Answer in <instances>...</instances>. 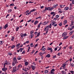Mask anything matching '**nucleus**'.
Segmentation results:
<instances>
[{
    "instance_id": "nucleus-1",
    "label": "nucleus",
    "mask_w": 74,
    "mask_h": 74,
    "mask_svg": "<svg viewBox=\"0 0 74 74\" xmlns=\"http://www.w3.org/2000/svg\"><path fill=\"white\" fill-rule=\"evenodd\" d=\"M51 24H50L49 25H48L45 28L44 30V31H45V32H46V34H47V33H48V30H49V28H51Z\"/></svg>"
},
{
    "instance_id": "nucleus-2",
    "label": "nucleus",
    "mask_w": 74,
    "mask_h": 74,
    "mask_svg": "<svg viewBox=\"0 0 74 74\" xmlns=\"http://www.w3.org/2000/svg\"><path fill=\"white\" fill-rule=\"evenodd\" d=\"M54 8L53 7H52L51 8L50 7H49L47 8V10L48 11H52V10H53Z\"/></svg>"
},
{
    "instance_id": "nucleus-3",
    "label": "nucleus",
    "mask_w": 74,
    "mask_h": 74,
    "mask_svg": "<svg viewBox=\"0 0 74 74\" xmlns=\"http://www.w3.org/2000/svg\"><path fill=\"white\" fill-rule=\"evenodd\" d=\"M13 62H14L15 63H18V61H17V59L16 58L14 57L13 59Z\"/></svg>"
},
{
    "instance_id": "nucleus-4",
    "label": "nucleus",
    "mask_w": 74,
    "mask_h": 74,
    "mask_svg": "<svg viewBox=\"0 0 74 74\" xmlns=\"http://www.w3.org/2000/svg\"><path fill=\"white\" fill-rule=\"evenodd\" d=\"M2 70L3 71H5V72H6V71L7 70V68H5V67H4V68H2Z\"/></svg>"
},
{
    "instance_id": "nucleus-5",
    "label": "nucleus",
    "mask_w": 74,
    "mask_h": 74,
    "mask_svg": "<svg viewBox=\"0 0 74 74\" xmlns=\"http://www.w3.org/2000/svg\"><path fill=\"white\" fill-rule=\"evenodd\" d=\"M31 68L33 70H34L36 69V66H34V65H32L31 66Z\"/></svg>"
},
{
    "instance_id": "nucleus-6",
    "label": "nucleus",
    "mask_w": 74,
    "mask_h": 74,
    "mask_svg": "<svg viewBox=\"0 0 74 74\" xmlns=\"http://www.w3.org/2000/svg\"><path fill=\"white\" fill-rule=\"evenodd\" d=\"M10 63L9 62H6L4 64V67H5V65H8V64H10Z\"/></svg>"
},
{
    "instance_id": "nucleus-7",
    "label": "nucleus",
    "mask_w": 74,
    "mask_h": 74,
    "mask_svg": "<svg viewBox=\"0 0 74 74\" xmlns=\"http://www.w3.org/2000/svg\"><path fill=\"white\" fill-rule=\"evenodd\" d=\"M67 34V33L66 32H64L62 33V37H64V36H66Z\"/></svg>"
},
{
    "instance_id": "nucleus-8",
    "label": "nucleus",
    "mask_w": 74,
    "mask_h": 74,
    "mask_svg": "<svg viewBox=\"0 0 74 74\" xmlns=\"http://www.w3.org/2000/svg\"><path fill=\"white\" fill-rule=\"evenodd\" d=\"M58 10L59 12L60 13H62V12H63V11H62V9L58 8Z\"/></svg>"
},
{
    "instance_id": "nucleus-9",
    "label": "nucleus",
    "mask_w": 74,
    "mask_h": 74,
    "mask_svg": "<svg viewBox=\"0 0 74 74\" xmlns=\"http://www.w3.org/2000/svg\"><path fill=\"white\" fill-rule=\"evenodd\" d=\"M27 36V35L26 34H22L21 35V37H25V36Z\"/></svg>"
},
{
    "instance_id": "nucleus-10",
    "label": "nucleus",
    "mask_w": 74,
    "mask_h": 74,
    "mask_svg": "<svg viewBox=\"0 0 74 74\" xmlns=\"http://www.w3.org/2000/svg\"><path fill=\"white\" fill-rule=\"evenodd\" d=\"M67 64V63L66 62L63 65H62V67H65V66H66Z\"/></svg>"
},
{
    "instance_id": "nucleus-11",
    "label": "nucleus",
    "mask_w": 74,
    "mask_h": 74,
    "mask_svg": "<svg viewBox=\"0 0 74 74\" xmlns=\"http://www.w3.org/2000/svg\"><path fill=\"white\" fill-rule=\"evenodd\" d=\"M48 23L47 21H45L44 23H43L42 25H47L48 24Z\"/></svg>"
},
{
    "instance_id": "nucleus-12",
    "label": "nucleus",
    "mask_w": 74,
    "mask_h": 74,
    "mask_svg": "<svg viewBox=\"0 0 74 74\" xmlns=\"http://www.w3.org/2000/svg\"><path fill=\"white\" fill-rule=\"evenodd\" d=\"M55 69H53L51 71V74H54V72L53 71H55Z\"/></svg>"
},
{
    "instance_id": "nucleus-13",
    "label": "nucleus",
    "mask_w": 74,
    "mask_h": 74,
    "mask_svg": "<svg viewBox=\"0 0 74 74\" xmlns=\"http://www.w3.org/2000/svg\"><path fill=\"white\" fill-rule=\"evenodd\" d=\"M8 23L6 24V25H5V26L4 27V28H5V29H6L7 27H8Z\"/></svg>"
},
{
    "instance_id": "nucleus-14",
    "label": "nucleus",
    "mask_w": 74,
    "mask_h": 74,
    "mask_svg": "<svg viewBox=\"0 0 74 74\" xmlns=\"http://www.w3.org/2000/svg\"><path fill=\"white\" fill-rule=\"evenodd\" d=\"M69 9V7H65L64 8V10L65 11H67V10H68Z\"/></svg>"
},
{
    "instance_id": "nucleus-15",
    "label": "nucleus",
    "mask_w": 74,
    "mask_h": 74,
    "mask_svg": "<svg viewBox=\"0 0 74 74\" xmlns=\"http://www.w3.org/2000/svg\"><path fill=\"white\" fill-rule=\"evenodd\" d=\"M58 6V4H57L56 5L54 4L53 5V8H56V7Z\"/></svg>"
},
{
    "instance_id": "nucleus-16",
    "label": "nucleus",
    "mask_w": 74,
    "mask_h": 74,
    "mask_svg": "<svg viewBox=\"0 0 74 74\" xmlns=\"http://www.w3.org/2000/svg\"><path fill=\"white\" fill-rule=\"evenodd\" d=\"M68 37V36H64L63 38V40H64L66 39V38H67Z\"/></svg>"
},
{
    "instance_id": "nucleus-17",
    "label": "nucleus",
    "mask_w": 74,
    "mask_h": 74,
    "mask_svg": "<svg viewBox=\"0 0 74 74\" xmlns=\"http://www.w3.org/2000/svg\"><path fill=\"white\" fill-rule=\"evenodd\" d=\"M28 64H29V63L27 62H25V66H27Z\"/></svg>"
},
{
    "instance_id": "nucleus-18",
    "label": "nucleus",
    "mask_w": 74,
    "mask_h": 74,
    "mask_svg": "<svg viewBox=\"0 0 74 74\" xmlns=\"http://www.w3.org/2000/svg\"><path fill=\"white\" fill-rule=\"evenodd\" d=\"M15 39V37L14 36L12 37V38L11 39V41H14V40Z\"/></svg>"
},
{
    "instance_id": "nucleus-19",
    "label": "nucleus",
    "mask_w": 74,
    "mask_h": 74,
    "mask_svg": "<svg viewBox=\"0 0 74 74\" xmlns=\"http://www.w3.org/2000/svg\"><path fill=\"white\" fill-rule=\"evenodd\" d=\"M64 25H65L66 24V23H67V20H66L64 21Z\"/></svg>"
},
{
    "instance_id": "nucleus-20",
    "label": "nucleus",
    "mask_w": 74,
    "mask_h": 74,
    "mask_svg": "<svg viewBox=\"0 0 74 74\" xmlns=\"http://www.w3.org/2000/svg\"><path fill=\"white\" fill-rule=\"evenodd\" d=\"M51 56L50 55V54H48L47 55H46V58H49Z\"/></svg>"
},
{
    "instance_id": "nucleus-21",
    "label": "nucleus",
    "mask_w": 74,
    "mask_h": 74,
    "mask_svg": "<svg viewBox=\"0 0 74 74\" xmlns=\"http://www.w3.org/2000/svg\"><path fill=\"white\" fill-rule=\"evenodd\" d=\"M19 27H17L16 30V32L18 31V30H19Z\"/></svg>"
},
{
    "instance_id": "nucleus-22",
    "label": "nucleus",
    "mask_w": 74,
    "mask_h": 74,
    "mask_svg": "<svg viewBox=\"0 0 74 74\" xmlns=\"http://www.w3.org/2000/svg\"><path fill=\"white\" fill-rule=\"evenodd\" d=\"M73 33H74V31L72 30L70 32V33H69V34L70 35H71L72 34H73Z\"/></svg>"
},
{
    "instance_id": "nucleus-23",
    "label": "nucleus",
    "mask_w": 74,
    "mask_h": 74,
    "mask_svg": "<svg viewBox=\"0 0 74 74\" xmlns=\"http://www.w3.org/2000/svg\"><path fill=\"white\" fill-rule=\"evenodd\" d=\"M47 10H48V8H45V9L43 10V12H45L46 11H47Z\"/></svg>"
},
{
    "instance_id": "nucleus-24",
    "label": "nucleus",
    "mask_w": 74,
    "mask_h": 74,
    "mask_svg": "<svg viewBox=\"0 0 74 74\" xmlns=\"http://www.w3.org/2000/svg\"><path fill=\"white\" fill-rule=\"evenodd\" d=\"M33 36H34V34H30L29 36H31V38H33Z\"/></svg>"
},
{
    "instance_id": "nucleus-25",
    "label": "nucleus",
    "mask_w": 74,
    "mask_h": 74,
    "mask_svg": "<svg viewBox=\"0 0 74 74\" xmlns=\"http://www.w3.org/2000/svg\"><path fill=\"white\" fill-rule=\"evenodd\" d=\"M38 23V21H36L34 23V25H37V23Z\"/></svg>"
},
{
    "instance_id": "nucleus-26",
    "label": "nucleus",
    "mask_w": 74,
    "mask_h": 74,
    "mask_svg": "<svg viewBox=\"0 0 74 74\" xmlns=\"http://www.w3.org/2000/svg\"><path fill=\"white\" fill-rule=\"evenodd\" d=\"M36 10V9H33L32 10L30 11L31 12H34V11H35Z\"/></svg>"
},
{
    "instance_id": "nucleus-27",
    "label": "nucleus",
    "mask_w": 74,
    "mask_h": 74,
    "mask_svg": "<svg viewBox=\"0 0 74 74\" xmlns=\"http://www.w3.org/2000/svg\"><path fill=\"white\" fill-rule=\"evenodd\" d=\"M15 46L14 45H12L11 47V49H13V48H15Z\"/></svg>"
},
{
    "instance_id": "nucleus-28",
    "label": "nucleus",
    "mask_w": 74,
    "mask_h": 74,
    "mask_svg": "<svg viewBox=\"0 0 74 74\" xmlns=\"http://www.w3.org/2000/svg\"><path fill=\"white\" fill-rule=\"evenodd\" d=\"M70 72L72 74H74V71H70Z\"/></svg>"
},
{
    "instance_id": "nucleus-29",
    "label": "nucleus",
    "mask_w": 74,
    "mask_h": 74,
    "mask_svg": "<svg viewBox=\"0 0 74 74\" xmlns=\"http://www.w3.org/2000/svg\"><path fill=\"white\" fill-rule=\"evenodd\" d=\"M42 24V23H40L39 24V25L38 26V28H39L40 27V25Z\"/></svg>"
},
{
    "instance_id": "nucleus-30",
    "label": "nucleus",
    "mask_w": 74,
    "mask_h": 74,
    "mask_svg": "<svg viewBox=\"0 0 74 74\" xmlns=\"http://www.w3.org/2000/svg\"><path fill=\"white\" fill-rule=\"evenodd\" d=\"M22 57H17V59L18 60H20L21 59Z\"/></svg>"
},
{
    "instance_id": "nucleus-31",
    "label": "nucleus",
    "mask_w": 74,
    "mask_h": 74,
    "mask_svg": "<svg viewBox=\"0 0 74 74\" xmlns=\"http://www.w3.org/2000/svg\"><path fill=\"white\" fill-rule=\"evenodd\" d=\"M22 67V66L21 64H19L18 66V68H20V67Z\"/></svg>"
},
{
    "instance_id": "nucleus-32",
    "label": "nucleus",
    "mask_w": 74,
    "mask_h": 74,
    "mask_svg": "<svg viewBox=\"0 0 74 74\" xmlns=\"http://www.w3.org/2000/svg\"><path fill=\"white\" fill-rule=\"evenodd\" d=\"M39 55L40 56H42L43 55V53L40 52V53Z\"/></svg>"
},
{
    "instance_id": "nucleus-33",
    "label": "nucleus",
    "mask_w": 74,
    "mask_h": 74,
    "mask_svg": "<svg viewBox=\"0 0 74 74\" xmlns=\"http://www.w3.org/2000/svg\"><path fill=\"white\" fill-rule=\"evenodd\" d=\"M48 72H49V71H48V70H46L45 71V73H48Z\"/></svg>"
},
{
    "instance_id": "nucleus-34",
    "label": "nucleus",
    "mask_w": 74,
    "mask_h": 74,
    "mask_svg": "<svg viewBox=\"0 0 74 74\" xmlns=\"http://www.w3.org/2000/svg\"><path fill=\"white\" fill-rule=\"evenodd\" d=\"M61 72L62 73V74H66V72H65V71H62Z\"/></svg>"
},
{
    "instance_id": "nucleus-35",
    "label": "nucleus",
    "mask_w": 74,
    "mask_h": 74,
    "mask_svg": "<svg viewBox=\"0 0 74 74\" xmlns=\"http://www.w3.org/2000/svg\"><path fill=\"white\" fill-rule=\"evenodd\" d=\"M70 18L71 19H74V16H73L71 15L70 16Z\"/></svg>"
},
{
    "instance_id": "nucleus-36",
    "label": "nucleus",
    "mask_w": 74,
    "mask_h": 74,
    "mask_svg": "<svg viewBox=\"0 0 74 74\" xmlns=\"http://www.w3.org/2000/svg\"><path fill=\"white\" fill-rule=\"evenodd\" d=\"M21 45V44L20 43L17 44L16 45V47H18L19 46Z\"/></svg>"
},
{
    "instance_id": "nucleus-37",
    "label": "nucleus",
    "mask_w": 74,
    "mask_h": 74,
    "mask_svg": "<svg viewBox=\"0 0 74 74\" xmlns=\"http://www.w3.org/2000/svg\"><path fill=\"white\" fill-rule=\"evenodd\" d=\"M23 71H27V70L26 69V68H25V69H23Z\"/></svg>"
},
{
    "instance_id": "nucleus-38",
    "label": "nucleus",
    "mask_w": 74,
    "mask_h": 74,
    "mask_svg": "<svg viewBox=\"0 0 74 74\" xmlns=\"http://www.w3.org/2000/svg\"><path fill=\"white\" fill-rule=\"evenodd\" d=\"M60 7L61 8H64V7H63V5H60Z\"/></svg>"
},
{
    "instance_id": "nucleus-39",
    "label": "nucleus",
    "mask_w": 74,
    "mask_h": 74,
    "mask_svg": "<svg viewBox=\"0 0 74 74\" xmlns=\"http://www.w3.org/2000/svg\"><path fill=\"white\" fill-rule=\"evenodd\" d=\"M30 67H29V68H26V69H27V71L28 70H30Z\"/></svg>"
},
{
    "instance_id": "nucleus-40",
    "label": "nucleus",
    "mask_w": 74,
    "mask_h": 74,
    "mask_svg": "<svg viewBox=\"0 0 74 74\" xmlns=\"http://www.w3.org/2000/svg\"><path fill=\"white\" fill-rule=\"evenodd\" d=\"M60 26H62V23H60L59 24Z\"/></svg>"
},
{
    "instance_id": "nucleus-41",
    "label": "nucleus",
    "mask_w": 74,
    "mask_h": 74,
    "mask_svg": "<svg viewBox=\"0 0 74 74\" xmlns=\"http://www.w3.org/2000/svg\"><path fill=\"white\" fill-rule=\"evenodd\" d=\"M21 52H22V50H23V49L22 48H21L19 49Z\"/></svg>"
},
{
    "instance_id": "nucleus-42",
    "label": "nucleus",
    "mask_w": 74,
    "mask_h": 74,
    "mask_svg": "<svg viewBox=\"0 0 74 74\" xmlns=\"http://www.w3.org/2000/svg\"><path fill=\"white\" fill-rule=\"evenodd\" d=\"M16 63H15L14 62H13L12 63V65L13 66H15V64H16Z\"/></svg>"
},
{
    "instance_id": "nucleus-43",
    "label": "nucleus",
    "mask_w": 74,
    "mask_h": 74,
    "mask_svg": "<svg viewBox=\"0 0 74 74\" xmlns=\"http://www.w3.org/2000/svg\"><path fill=\"white\" fill-rule=\"evenodd\" d=\"M3 44V42L2 41H0V44L2 45Z\"/></svg>"
},
{
    "instance_id": "nucleus-44",
    "label": "nucleus",
    "mask_w": 74,
    "mask_h": 74,
    "mask_svg": "<svg viewBox=\"0 0 74 74\" xmlns=\"http://www.w3.org/2000/svg\"><path fill=\"white\" fill-rule=\"evenodd\" d=\"M52 25H54L55 24H56V22H52Z\"/></svg>"
},
{
    "instance_id": "nucleus-45",
    "label": "nucleus",
    "mask_w": 74,
    "mask_h": 74,
    "mask_svg": "<svg viewBox=\"0 0 74 74\" xmlns=\"http://www.w3.org/2000/svg\"><path fill=\"white\" fill-rule=\"evenodd\" d=\"M42 51H43V52L44 51H45V48H43V49L42 48Z\"/></svg>"
},
{
    "instance_id": "nucleus-46",
    "label": "nucleus",
    "mask_w": 74,
    "mask_h": 74,
    "mask_svg": "<svg viewBox=\"0 0 74 74\" xmlns=\"http://www.w3.org/2000/svg\"><path fill=\"white\" fill-rule=\"evenodd\" d=\"M34 33V31L32 30L31 31L30 34H32Z\"/></svg>"
},
{
    "instance_id": "nucleus-47",
    "label": "nucleus",
    "mask_w": 74,
    "mask_h": 74,
    "mask_svg": "<svg viewBox=\"0 0 74 74\" xmlns=\"http://www.w3.org/2000/svg\"><path fill=\"white\" fill-rule=\"evenodd\" d=\"M34 52V50L31 53V54H32Z\"/></svg>"
},
{
    "instance_id": "nucleus-48",
    "label": "nucleus",
    "mask_w": 74,
    "mask_h": 74,
    "mask_svg": "<svg viewBox=\"0 0 74 74\" xmlns=\"http://www.w3.org/2000/svg\"><path fill=\"white\" fill-rule=\"evenodd\" d=\"M8 12H12V10L10 9L9 10H8Z\"/></svg>"
},
{
    "instance_id": "nucleus-49",
    "label": "nucleus",
    "mask_w": 74,
    "mask_h": 74,
    "mask_svg": "<svg viewBox=\"0 0 74 74\" xmlns=\"http://www.w3.org/2000/svg\"><path fill=\"white\" fill-rule=\"evenodd\" d=\"M30 47H28V51H27V52H29V51L30 50Z\"/></svg>"
},
{
    "instance_id": "nucleus-50",
    "label": "nucleus",
    "mask_w": 74,
    "mask_h": 74,
    "mask_svg": "<svg viewBox=\"0 0 74 74\" xmlns=\"http://www.w3.org/2000/svg\"><path fill=\"white\" fill-rule=\"evenodd\" d=\"M14 4L13 3H11L10 5V6H14Z\"/></svg>"
},
{
    "instance_id": "nucleus-51",
    "label": "nucleus",
    "mask_w": 74,
    "mask_h": 74,
    "mask_svg": "<svg viewBox=\"0 0 74 74\" xmlns=\"http://www.w3.org/2000/svg\"><path fill=\"white\" fill-rule=\"evenodd\" d=\"M40 35V32H39L37 35V37H39V35Z\"/></svg>"
},
{
    "instance_id": "nucleus-52",
    "label": "nucleus",
    "mask_w": 74,
    "mask_h": 74,
    "mask_svg": "<svg viewBox=\"0 0 74 74\" xmlns=\"http://www.w3.org/2000/svg\"><path fill=\"white\" fill-rule=\"evenodd\" d=\"M71 67H74V64L73 63L71 64Z\"/></svg>"
},
{
    "instance_id": "nucleus-53",
    "label": "nucleus",
    "mask_w": 74,
    "mask_h": 74,
    "mask_svg": "<svg viewBox=\"0 0 74 74\" xmlns=\"http://www.w3.org/2000/svg\"><path fill=\"white\" fill-rule=\"evenodd\" d=\"M56 56L55 55L53 57V59H55L56 58Z\"/></svg>"
},
{
    "instance_id": "nucleus-54",
    "label": "nucleus",
    "mask_w": 74,
    "mask_h": 74,
    "mask_svg": "<svg viewBox=\"0 0 74 74\" xmlns=\"http://www.w3.org/2000/svg\"><path fill=\"white\" fill-rule=\"evenodd\" d=\"M26 44H29V41H27L25 42Z\"/></svg>"
},
{
    "instance_id": "nucleus-55",
    "label": "nucleus",
    "mask_w": 74,
    "mask_h": 74,
    "mask_svg": "<svg viewBox=\"0 0 74 74\" xmlns=\"http://www.w3.org/2000/svg\"><path fill=\"white\" fill-rule=\"evenodd\" d=\"M38 45L37 44H36L34 46V48H36V47H37V46Z\"/></svg>"
},
{
    "instance_id": "nucleus-56",
    "label": "nucleus",
    "mask_w": 74,
    "mask_h": 74,
    "mask_svg": "<svg viewBox=\"0 0 74 74\" xmlns=\"http://www.w3.org/2000/svg\"><path fill=\"white\" fill-rule=\"evenodd\" d=\"M31 12H31V11H30L28 13V15H30V14H31Z\"/></svg>"
},
{
    "instance_id": "nucleus-57",
    "label": "nucleus",
    "mask_w": 74,
    "mask_h": 74,
    "mask_svg": "<svg viewBox=\"0 0 74 74\" xmlns=\"http://www.w3.org/2000/svg\"><path fill=\"white\" fill-rule=\"evenodd\" d=\"M70 7H72V6H73V3H70Z\"/></svg>"
},
{
    "instance_id": "nucleus-58",
    "label": "nucleus",
    "mask_w": 74,
    "mask_h": 74,
    "mask_svg": "<svg viewBox=\"0 0 74 74\" xmlns=\"http://www.w3.org/2000/svg\"><path fill=\"white\" fill-rule=\"evenodd\" d=\"M38 34V32H36L35 33V35H37Z\"/></svg>"
},
{
    "instance_id": "nucleus-59",
    "label": "nucleus",
    "mask_w": 74,
    "mask_h": 74,
    "mask_svg": "<svg viewBox=\"0 0 74 74\" xmlns=\"http://www.w3.org/2000/svg\"><path fill=\"white\" fill-rule=\"evenodd\" d=\"M58 25L57 24H55L53 26L55 27V26H57Z\"/></svg>"
},
{
    "instance_id": "nucleus-60",
    "label": "nucleus",
    "mask_w": 74,
    "mask_h": 74,
    "mask_svg": "<svg viewBox=\"0 0 74 74\" xmlns=\"http://www.w3.org/2000/svg\"><path fill=\"white\" fill-rule=\"evenodd\" d=\"M25 53V51H23L22 52V54H24V53Z\"/></svg>"
},
{
    "instance_id": "nucleus-61",
    "label": "nucleus",
    "mask_w": 74,
    "mask_h": 74,
    "mask_svg": "<svg viewBox=\"0 0 74 74\" xmlns=\"http://www.w3.org/2000/svg\"><path fill=\"white\" fill-rule=\"evenodd\" d=\"M31 47H33V43H31L30 44Z\"/></svg>"
},
{
    "instance_id": "nucleus-62",
    "label": "nucleus",
    "mask_w": 74,
    "mask_h": 74,
    "mask_svg": "<svg viewBox=\"0 0 74 74\" xmlns=\"http://www.w3.org/2000/svg\"><path fill=\"white\" fill-rule=\"evenodd\" d=\"M38 40H39V39L38 38L36 39V42H37V41H38Z\"/></svg>"
},
{
    "instance_id": "nucleus-63",
    "label": "nucleus",
    "mask_w": 74,
    "mask_h": 74,
    "mask_svg": "<svg viewBox=\"0 0 74 74\" xmlns=\"http://www.w3.org/2000/svg\"><path fill=\"white\" fill-rule=\"evenodd\" d=\"M69 47V49H71L72 48V47L70 46Z\"/></svg>"
},
{
    "instance_id": "nucleus-64",
    "label": "nucleus",
    "mask_w": 74,
    "mask_h": 74,
    "mask_svg": "<svg viewBox=\"0 0 74 74\" xmlns=\"http://www.w3.org/2000/svg\"><path fill=\"white\" fill-rule=\"evenodd\" d=\"M29 12V10H27V11L26 12H25V13H28V12Z\"/></svg>"
}]
</instances>
